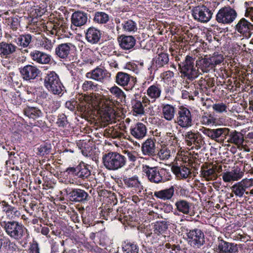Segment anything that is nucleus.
<instances>
[{"label": "nucleus", "mask_w": 253, "mask_h": 253, "mask_svg": "<svg viewBox=\"0 0 253 253\" xmlns=\"http://www.w3.org/2000/svg\"><path fill=\"white\" fill-rule=\"evenodd\" d=\"M142 170L148 180L154 183L165 182L169 180L171 177L168 170L158 167H151L148 165H143Z\"/></svg>", "instance_id": "nucleus-1"}, {"label": "nucleus", "mask_w": 253, "mask_h": 253, "mask_svg": "<svg viewBox=\"0 0 253 253\" xmlns=\"http://www.w3.org/2000/svg\"><path fill=\"white\" fill-rule=\"evenodd\" d=\"M0 225L10 238L16 241L22 240L27 231L21 223L15 220L2 221Z\"/></svg>", "instance_id": "nucleus-2"}, {"label": "nucleus", "mask_w": 253, "mask_h": 253, "mask_svg": "<svg viewBox=\"0 0 253 253\" xmlns=\"http://www.w3.org/2000/svg\"><path fill=\"white\" fill-rule=\"evenodd\" d=\"M102 161L104 167L110 170H118L126 164V157L115 152H110L103 155Z\"/></svg>", "instance_id": "nucleus-3"}, {"label": "nucleus", "mask_w": 253, "mask_h": 253, "mask_svg": "<svg viewBox=\"0 0 253 253\" xmlns=\"http://www.w3.org/2000/svg\"><path fill=\"white\" fill-rule=\"evenodd\" d=\"M217 4V3L212 2L210 3V7H208V3H207V5H198L194 7L192 10L194 19L201 23L208 22L211 19L213 11Z\"/></svg>", "instance_id": "nucleus-4"}, {"label": "nucleus", "mask_w": 253, "mask_h": 253, "mask_svg": "<svg viewBox=\"0 0 253 253\" xmlns=\"http://www.w3.org/2000/svg\"><path fill=\"white\" fill-rule=\"evenodd\" d=\"M44 85L49 91L54 94H63L64 86L54 72H50L46 75L44 79Z\"/></svg>", "instance_id": "nucleus-5"}, {"label": "nucleus", "mask_w": 253, "mask_h": 253, "mask_svg": "<svg viewBox=\"0 0 253 253\" xmlns=\"http://www.w3.org/2000/svg\"><path fill=\"white\" fill-rule=\"evenodd\" d=\"M194 58L187 55L184 60L178 63L182 75L190 80H193L198 76V71L194 67Z\"/></svg>", "instance_id": "nucleus-6"}, {"label": "nucleus", "mask_w": 253, "mask_h": 253, "mask_svg": "<svg viewBox=\"0 0 253 253\" xmlns=\"http://www.w3.org/2000/svg\"><path fill=\"white\" fill-rule=\"evenodd\" d=\"M237 15L235 9L229 6H224L221 8L216 13L215 20L219 24H230L235 21Z\"/></svg>", "instance_id": "nucleus-7"}, {"label": "nucleus", "mask_w": 253, "mask_h": 253, "mask_svg": "<svg viewBox=\"0 0 253 253\" xmlns=\"http://www.w3.org/2000/svg\"><path fill=\"white\" fill-rule=\"evenodd\" d=\"M232 192L235 196L242 197L245 193L247 195H253V179L245 178L234 184L231 187Z\"/></svg>", "instance_id": "nucleus-8"}, {"label": "nucleus", "mask_w": 253, "mask_h": 253, "mask_svg": "<svg viewBox=\"0 0 253 253\" xmlns=\"http://www.w3.org/2000/svg\"><path fill=\"white\" fill-rule=\"evenodd\" d=\"M162 93V87L161 84L155 83L150 85L147 88L145 94L143 96V102L145 107L150 106L159 99Z\"/></svg>", "instance_id": "nucleus-9"}, {"label": "nucleus", "mask_w": 253, "mask_h": 253, "mask_svg": "<svg viewBox=\"0 0 253 253\" xmlns=\"http://www.w3.org/2000/svg\"><path fill=\"white\" fill-rule=\"evenodd\" d=\"M186 235L190 245L195 249H200L205 244L204 232L198 228L187 229Z\"/></svg>", "instance_id": "nucleus-10"}, {"label": "nucleus", "mask_w": 253, "mask_h": 253, "mask_svg": "<svg viewBox=\"0 0 253 253\" xmlns=\"http://www.w3.org/2000/svg\"><path fill=\"white\" fill-rule=\"evenodd\" d=\"M175 123L181 127L187 128L193 125L192 117L190 111L181 106L177 112Z\"/></svg>", "instance_id": "nucleus-11"}, {"label": "nucleus", "mask_w": 253, "mask_h": 253, "mask_svg": "<svg viewBox=\"0 0 253 253\" xmlns=\"http://www.w3.org/2000/svg\"><path fill=\"white\" fill-rule=\"evenodd\" d=\"M201 130L205 135L216 142L224 140L229 132V129L225 127L216 129L204 128Z\"/></svg>", "instance_id": "nucleus-12"}, {"label": "nucleus", "mask_w": 253, "mask_h": 253, "mask_svg": "<svg viewBox=\"0 0 253 253\" xmlns=\"http://www.w3.org/2000/svg\"><path fill=\"white\" fill-rule=\"evenodd\" d=\"M235 30L243 37L250 38L253 33V24L245 18L240 19L235 25Z\"/></svg>", "instance_id": "nucleus-13"}, {"label": "nucleus", "mask_w": 253, "mask_h": 253, "mask_svg": "<svg viewBox=\"0 0 253 253\" xmlns=\"http://www.w3.org/2000/svg\"><path fill=\"white\" fill-rule=\"evenodd\" d=\"M184 137L185 143L188 146L194 145L197 149L201 148L204 142L203 136L199 132H195L190 130L185 133Z\"/></svg>", "instance_id": "nucleus-14"}, {"label": "nucleus", "mask_w": 253, "mask_h": 253, "mask_svg": "<svg viewBox=\"0 0 253 253\" xmlns=\"http://www.w3.org/2000/svg\"><path fill=\"white\" fill-rule=\"evenodd\" d=\"M215 250L219 253H238V248L237 244L224 241L221 237L217 238Z\"/></svg>", "instance_id": "nucleus-15"}, {"label": "nucleus", "mask_w": 253, "mask_h": 253, "mask_svg": "<svg viewBox=\"0 0 253 253\" xmlns=\"http://www.w3.org/2000/svg\"><path fill=\"white\" fill-rule=\"evenodd\" d=\"M70 200L75 202H82L87 201L88 194L84 190L81 189H66L65 190Z\"/></svg>", "instance_id": "nucleus-16"}, {"label": "nucleus", "mask_w": 253, "mask_h": 253, "mask_svg": "<svg viewBox=\"0 0 253 253\" xmlns=\"http://www.w3.org/2000/svg\"><path fill=\"white\" fill-rule=\"evenodd\" d=\"M40 72V70L36 66L31 65H27L20 68V72L23 79L27 81H30L36 79Z\"/></svg>", "instance_id": "nucleus-17"}, {"label": "nucleus", "mask_w": 253, "mask_h": 253, "mask_svg": "<svg viewBox=\"0 0 253 253\" xmlns=\"http://www.w3.org/2000/svg\"><path fill=\"white\" fill-rule=\"evenodd\" d=\"M221 175L224 182H231L241 179L244 176V171L239 167H236L231 171L223 172Z\"/></svg>", "instance_id": "nucleus-18"}, {"label": "nucleus", "mask_w": 253, "mask_h": 253, "mask_svg": "<svg viewBox=\"0 0 253 253\" xmlns=\"http://www.w3.org/2000/svg\"><path fill=\"white\" fill-rule=\"evenodd\" d=\"M169 55L168 53L161 52L153 59L152 64L150 68L157 70L159 68L165 67L166 65L169 64Z\"/></svg>", "instance_id": "nucleus-19"}, {"label": "nucleus", "mask_w": 253, "mask_h": 253, "mask_svg": "<svg viewBox=\"0 0 253 253\" xmlns=\"http://www.w3.org/2000/svg\"><path fill=\"white\" fill-rule=\"evenodd\" d=\"M86 77L94 80L102 82L104 79L109 78L110 74L105 69L97 67L86 74Z\"/></svg>", "instance_id": "nucleus-20"}, {"label": "nucleus", "mask_w": 253, "mask_h": 253, "mask_svg": "<svg viewBox=\"0 0 253 253\" xmlns=\"http://www.w3.org/2000/svg\"><path fill=\"white\" fill-rule=\"evenodd\" d=\"M101 36V31L94 27L88 28L85 32V39L91 44L97 43L100 41Z\"/></svg>", "instance_id": "nucleus-21"}, {"label": "nucleus", "mask_w": 253, "mask_h": 253, "mask_svg": "<svg viewBox=\"0 0 253 253\" xmlns=\"http://www.w3.org/2000/svg\"><path fill=\"white\" fill-rule=\"evenodd\" d=\"M147 129L146 126L142 123H137L131 126L130 133L132 136L137 139L143 138L146 135Z\"/></svg>", "instance_id": "nucleus-22"}, {"label": "nucleus", "mask_w": 253, "mask_h": 253, "mask_svg": "<svg viewBox=\"0 0 253 253\" xmlns=\"http://www.w3.org/2000/svg\"><path fill=\"white\" fill-rule=\"evenodd\" d=\"M1 204L2 211L5 214L7 218L12 219L20 216V212L16 207L9 205L5 201H2Z\"/></svg>", "instance_id": "nucleus-23"}, {"label": "nucleus", "mask_w": 253, "mask_h": 253, "mask_svg": "<svg viewBox=\"0 0 253 253\" xmlns=\"http://www.w3.org/2000/svg\"><path fill=\"white\" fill-rule=\"evenodd\" d=\"M30 56L33 61L41 64H48L51 61L50 55L38 50L31 51Z\"/></svg>", "instance_id": "nucleus-24"}, {"label": "nucleus", "mask_w": 253, "mask_h": 253, "mask_svg": "<svg viewBox=\"0 0 253 253\" xmlns=\"http://www.w3.org/2000/svg\"><path fill=\"white\" fill-rule=\"evenodd\" d=\"M74 47L71 43L60 44L55 48V53L59 58L66 59L69 58L70 52Z\"/></svg>", "instance_id": "nucleus-25"}, {"label": "nucleus", "mask_w": 253, "mask_h": 253, "mask_svg": "<svg viewBox=\"0 0 253 253\" xmlns=\"http://www.w3.org/2000/svg\"><path fill=\"white\" fill-rule=\"evenodd\" d=\"M115 102V100H113L110 97L102 98L99 106L101 111L104 114L110 116L114 113L113 106Z\"/></svg>", "instance_id": "nucleus-26"}, {"label": "nucleus", "mask_w": 253, "mask_h": 253, "mask_svg": "<svg viewBox=\"0 0 253 253\" xmlns=\"http://www.w3.org/2000/svg\"><path fill=\"white\" fill-rule=\"evenodd\" d=\"M118 41L120 47L125 50L132 48L136 42L135 39L132 36L122 35L118 38Z\"/></svg>", "instance_id": "nucleus-27"}, {"label": "nucleus", "mask_w": 253, "mask_h": 253, "mask_svg": "<svg viewBox=\"0 0 253 253\" xmlns=\"http://www.w3.org/2000/svg\"><path fill=\"white\" fill-rule=\"evenodd\" d=\"M17 48V46L11 42H0V56L6 58L15 53Z\"/></svg>", "instance_id": "nucleus-28"}, {"label": "nucleus", "mask_w": 253, "mask_h": 253, "mask_svg": "<svg viewBox=\"0 0 253 253\" xmlns=\"http://www.w3.org/2000/svg\"><path fill=\"white\" fill-rule=\"evenodd\" d=\"M87 21V14L83 11H75L72 15L71 22L75 26H82L86 24Z\"/></svg>", "instance_id": "nucleus-29"}, {"label": "nucleus", "mask_w": 253, "mask_h": 253, "mask_svg": "<svg viewBox=\"0 0 253 253\" xmlns=\"http://www.w3.org/2000/svg\"><path fill=\"white\" fill-rule=\"evenodd\" d=\"M123 181L125 186L128 188L138 190L139 192L143 189V186L136 175L132 177L124 176Z\"/></svg>", "instance_id": "nucleus-30"}, {"label": "nucleus", "mask_w": 253, "mask_h": 253, "mask_svg": "<svg viewBox=\"0 0 253 253\" xmlns=\"http://www.w3.org/2000/svg\"><path fill=\"white\" fill-rule=\"evenodd\" d=\"M141 151L143 155L154 156L156 154V147L154 140L147 139L142 145Z\"/></svg>", "instance_id": "nucleus-31"}, {"label": "nucleus", "mask_w": 253, "mask_h": 253, "mask_svg": "<svg viewBox=\"0 0 253 253\" xmlns=\"http://www.w3.org/2000/svg\"><path fill=\"white\" fill-rule=\"evenodd\" d=\"M174 189L173 186L169 188L156 191L154 192V196L163 201L171 200L174 195Z\"/></svg>", "instance_id": "nucleus-32"}, {"label": "nucleus", "mask_w": 253, "mask_h": 253, "mask_svg": "<svg viewBox=\"0 0 253 253\" xmlns=\"http://www.w3.org/2000/svg\"><path fill=\"white\" fill-rule=\"evenodd\" d=\"M168 224L165 221H157L155 223L153 231L149 234V236L157 237L160 235L165 234L168 228Z\"/></svg>", "instance_id": "nucleus-33"}, {"label": "nucleus", "mask_w": 253, "mask_h": 253, "mask_svg": "<svg viewBox=\"0 0 253 253\" xmlns=\"http://www.w3.org/2000/svg\"><path fill=\"white\" fill-rule=\"evenodd\" d=\"M228 139L227 142L233 143L238 147L243 145L244 141V136L243 134L236 130L228 133Z\"/></svg>", "instance_id": "nucleus-34"}, {"label": "nucleus", "mask_w": 253, "mask_h": 253, "mask_svg": "<svg viewBox=\"0 0 253 253\" xmlns=\"http://www.w3.org/2000/svg\"><path fill=\"white\" fill-rule=\"evenodd\" d=\"M174 205L179 212L188 214L191 211L192 203L185 200H178L175 203Z\"/></svg>", "instance_id": "nucleus-35"}, {"label": "nucleus", "mask_w": 253, "mask_h": 253, "mask_svg": "<svg viewBox=\"0 0 253 253\" xmlns=\"http://www.w3.org/2000/svg\"><path fill=\"white\" fill-rule=\"evenodd\" d=\"M82 98L89 105L92 106H99L100 103L101 101V96L96 93H91L90 94H84L82 95Z\"/></svg>", "instance_id": "nucleus-36"}, {"label": "nucleus", "mask_w": 253, "mask_h": 253, "mask_svg": "<svg viewBox=\"0 0 253 253\" xmlns=\"http://www.w3.org/2000/svg\"><path fill=\"white\" fill-rule=\"evenodd\" d=\"M175 107L170 104H164L162 107V114L164 118L168 121H171L174 117Z\"/></svg>", "instance_id": "nucleus-37"}, {"label": "nucleus", "mask_w": 253, "mask_h": 253, "mask_svg": "<svg viewBox=\"0 0 253 253\" xmlns=\"http://www.w3.org/2000/svg\"><path fill=\"white\" fill-rule=\"evenodd\" d=\"M172 170L177 177L183 179L187 178L191 173L189 168L183 166H173L172 167Z\"/></svg>", "instance_id": "nucleus-38"}, {"label": "nucleus", "mask_w": 253, "mask_h": 253, "mask_svg": "<svg viewBox=\"0 0 253 253\" xmlns=\"http://www.w3.org/2000/svg\"><path fill=\"white\" fill-rule=\"evenodd\" d=\"M196 66L203 72H208L214 67L209 58H203L196 61Z\"/></svg>", "instance_id": "nucleus-39"}, {"label": "nucleus", "mask_w": 253, "mask_h": 253, "mask_svg": "<svg viewBox=\"0 0 253 253\" xmlns=\"http://www.w3.org/2000/svg\"><path fill=\"white\" fill-rule=\"evenodd\" d=\"M32 41V36L29 34H22L15 39L17 44L23 48L27 47Z\"/></svg>", "instance_id": "nucleus-40"}, {"label": "nucleus", "mask_w": 253, "mask_h": 253, "mask_svg": "<svg viewBox=\"0 0 253 253\" xmlns=\"http://www.w3.org/2000/svg\"><path fill=\"white\" fill-rule=\"evenodd\" d=\"M130 75L123 72H119L116 76V83L120 86H127L130 81Z\"/></svg>", "instance_id": "nucleus-41"}, {"label": "nucleus", "mask_w": 253, "mask_h": 253, "mask_svg": "<svg viewBox=\"0 0 253 253\" xmlns=\"http://www.w3.org/2000/svg\"><path fill=\"white\" fill-rule=\"evenodd\" d=\"M50 24L51 25V33L52 34L62 35L66 31V25L62 21H58L53 23H50Z\"/></svg>", "instance_id": "nucleus-42"}, {"label": "nucleus", "mask_w": 253, "mask_h": 253, "mask_svg": "<svg viewBox=\"0 0 253 253\" xmlns=\"http://www.w3.org/2000/svg\"><path fill=\"white\" fill-rule=\"evenodd\" d=\"M133 114L135 116H141L145 113L144 107H146L143 102V97L142 101L138 100H133L131 102Z\"/></svg>", "instance_id": "nucleus-43"}, {"label": "nucleus", "mask_w": 253, "mask_h": 253, "mask_svg": "<svg viewBox=\"0 0 253 253\" xmlns=\"http://www.w3.org/2000/svg\"><path fill=\"white\" fill-rule=\"evenodd\" d=\"M122 26L123 31L126 33L133 34L137 31L136 23L131 19L124 21L122 24Z\"/></svg>", "instance_id": "nucleus-44"}, {"label": "nucleus", "mask_w": 253, "mask_h": 253, "mask_svg": "<svg viewBox=\"0 0 253 253\" xmlns=\"http://www.w3.org/2000/svg\"><path fill=\"white\" fill-rule=\"evenodd\" d=\"M201 175L207 181H213L216 179L217 175L215 172V168L203 169L201 170Z\"/></svg>", "instance_id": "nucleus-45"}, {"label": "nucleus", "mask_w": 253, "mask_h": 253, "mask_svg": "<svg viewBox=\"0 0 253 253\" xmlns=\"http://www.w3.org/2000/svg\"><path fill=\"white\" fill-rule=\"evenodd\" d=\"M24 114L30 118L36 119L42 116V113L39 108L33 107H27L24 110Z\"/></svg>", "instance_id": "nucleus-46"}, {"label": "nucleus", "mask_w": 253, "mask_h": 253, "mask_svg": "<svg viewBox=\"0 0 253 253\" xmlns=\"http://www.w3.org/2000/svg\"><path fill=\"white\" fill-rule=\"evenodd\" d=\"M200 121L203 125L209 126L214 125L216 119L213 115L206 112L201 117Z\"/></svg>", "instance_id": "nucleus-47"}, {"label": "nucleus", "mask_w": 253, "mask_h": 253, "mask_svg": "<svg viewBox=\"0 0 253 253\" xmlns=\"http://www.w3.org/2000/svg\"><path fill=\"white\" fill-rule=\"evenodd\" d=\"M94 22L104 24L107 23L109 20L108 14L104 12H96L93 17Z\"/></svg>", "instance_id": "nucleus-48"}, {"label": "nucleus", "mask_w": 253, "mask_h": 253, "mask_svg": "<svg viewBox=\"0 0 253 253\" xmlns=\"http://www.w3.org/2000/svg\"><path fill=\"white\" fill-rule=\"evenodd\" d=\"M99 85L98 84L91 81H84L82 85V89L84 92H93L96 91L98 89Z\"/></svg>", "instance_id": "nucleus-49"}, {"label": "nucleus", "mask_w": 253, "mask_h": 253, "mask_svg": "<svg viewBox=\"0 0 253 253\" xmlns=\"http://www.w3.org/2000/svg\"><path fill=\"white\" fill-rule=\"evenodd\" d=\"M90 175V170L84 164L77 166V177L84 179L87 178Z\"/></svg>", "instance_id": "nucleus-50"}, {"label": "nucleus", "mask_w": 253, "mask_h": 253, "mask_svg": "<svg viewBox=\"0 0 253 253\" xmlns=\"http://www.w3.org/2000/svg\"><path fill=\"white\" fill-rule=\"evenodd\" d=\"M109 91L112 95L121 101H125L126 95L125 92L118 86L114 85L109 88Z\"/></svg>", "instance_id": "nucleus-51"}, {"label": "nucleus", "mask_w": 253, "mask_h": 253, "mask_svg": "<svg viewBox=\"0 0 253 253\" xmlns=\"http://www.w3.org/2000/svg\"><path fill=\"white\" fill-rule=\"evenodd\" d=\"M213 110L217 113H226L228 110L227 105L223 102H218L212 105Z\"/></svg>", "instance_id": "nucleus-52"}, {"label": "nucleus", "mask_w": 253, "mask_h": 253, "mask_svg": "<svg viewBox=\"0 0 253 253\" xmlns=\"http://www.w3.org/2000/svg\"><path fill=\"white\" fill-rule=\"evenodd\" d=\"M52 146L50 143H44L40 146L38 148L39 154L44 156L49 154L51 150Z\"/></svg>", "instance_id": "nucleus-53"}, {"label": "nucleus", "mask_w": 253, "mask_h": 253, "mask_svg": "<svg viewBox=\"0 0 253 253\" xmlns=\"http://www.w3.org/2000/svg\"><path fill=\"white\" fill-rule=\"evenodd\" d=\"M157 155L161 160H168L170 156V151L167 147H163L159 150Z\"/></svg>", "instance_id": "nucleus-54"}, {"label": "nucleus", "mask_w": 253, "mask_h": 253, "mask_svg": "<svg viewBox=\"0 0 253 253\" xmlns=\"http://www.w3.org/2000/svg\"><path fill=\"white\" fill-rule=\"evenodd\" d=\"M56 123L58 127H66L68 124L66 116L62 113L59 114Z\"/></svg>", "instance_id": "nucleus-55"}, {"label": "nucleus", "mask_w": 253, "mask_h": 253, "mask_svg": "<svg viewBox=\"0 0 253 253\" xmlns=\"http://www.w3.org/2000/svg\"><path fill=\"white\" fill-rule=\"evenodd\" d=\"M211 61L213 63L214 67L217 65L220 64L224 60L223 56L221 54L214 53L212 56L209 57Z\"/></svg>", "instance_id": "nucleus-56"}, {"label": "nucleus", "mask_w": 253, "mask_h": 253, "mask_svg": "<svg viewBox=\"0 0 253 253\" xmlns=\"http://www.w3.org/2000/svg\"><path fill=\"white\" fill-rule=\"evenodd\" d=\"M40 44L46 50H50L53 47V44L51 41L46 38H43L41 40Z\"/></svg>", "instance_id": "nucleus-57"}, {"label": "nucleus", "mask_w": 253, "mask_h": 253, "mask_svg": "<svg viewBox=\"0 0 253 253\" xmlns=\"http://www.w3.org/2000/svg\"><path fill=\"white\" fill-rule=\"evenodd\" d=\"M174 77V73L170 71H167L160 75L161 79L165 82L169 81Z\"/></svg>", "instance_id": "nucleus-58"}, {"label": "nucleus", "mask_w": 253, "mask_h": 253, "mask_svg": "<svg viewBox=\"0 0 253 253\" xmlns=\"http://www.w3.org/2000/svg\"><path fill=\"white\" fill-rule=\"evenodd\" d=\"M83 222L84 224L90 226L92 224V217L89 213L85 212L82 214Z\"/></svg>", "instance_id": "nucleus-59"}, {"label": "nucleus", "mask_w": 253, "mask_h": 253, "mask_svg": "<svg viewBox=\"0 0 253 253\" xmlns=\"http://www.w3.org/2000/svg\"><path fill=\"white\" fill-rule=\"evenodd\" d=\"M29 253H40V249L38 243L33 241L32 243H30V246L29 249Z\"/></svg>", "instance_id": "nucleus-60"}, {"label": "nucleus", "mask_w": 253, "mask_h": 253, "mask_svg": "<svg viewBox=\"0 0 253 253\" xmlns=\"http://www.w3.org/2000/svg\"><path fill=\"white\" fill-rule=\"evenodd\" d=\"M9 24H8L10 28L13 30H16L19 26V22L17 18H11L8 19Z\"/></svg>", "instance_id": "nucleus-61"}, {"label": "nucleus", "mask_w": 253, "mask_h": 253, "mask_svg": "<svg viewBox=\"0 0 253 253\" xmlns=\"http://www.w3.org/2000/svg\"><path fill=\"white\" fill-rule=\"evenodd\" d=\"M109 131L110 132L109 133L110 134V136L112 138H121L124 135L123 132H120L115 128L110 129Z\"/></svg>", "instance_id": "nucleus-62"}, {"label": "nucleus", "mask_w": 253, "mask_h": 253, "mask_svg": "<svg viewBox=\"0 0 253 253\" xmlns=\"http://www.w3.org/2000/svg\"><path fill=\"white\" fill-rule=\"evenodd\" d=\"M126 154L129 161L131 162H135L136 160L137 153L135 151H126Z\"/></svg>", "instance_id": "nucleus-63"}, {"label": "nucleus", "mask_w": 253, "mask_h": 253, "mask_svg": "<svg viewBox=\"0 0 253 253\" xmlns=\"http://www.w3.org/2000/svg\"><path fill=\"white\" fill-rule=\"evenodd\" d=\"M167 136L169 137L170 140L172 141V145H173L175 146H177L179 147V143H178V139L175 134L171 132H168L167 133Z\"/></svg>", "instance_id": "nucleus-64"}]
</instances>
